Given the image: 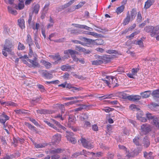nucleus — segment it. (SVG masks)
Returning a JSON list of instances; mask_svg holds the SVG:
<instances>
[{"label":"nucleus","instance_id":"nucleus-1","mask_svg":"<svg viewBox=\"0 0 159 159\" xmlns=\"http://www.w3.org/2000/svg\"><path fill=\"white\" fill-rule=\"evenodd\" d=\"M14 48L13 42L11 39H7L5 43L3 48L2 49V53L5 57L7 56V52L8 54L14 55V53L13 51Z\"/></svg>","mask_w":159,"mask_h":159},{"label":"nucleus","instance_id":"nucleus-2","mask_svg":"<svg viewBox=\"0 0 159 159\" xmlns=\"http://www.w3.org/2000/svg\"><path fill=\"white\" fill-rule=\"evenodd\" d=\"M80 39L85 42V43L89 44H93L98 45H102L104 43L103 40L102 39H98L94 40L85 37H82L80 38Z\"/></svg>","mask_w":159,"mask_h":159},{"label":"nucleus","instance_id":"nucleus-3","mask_svg":"<svg viewBox=\"0 0 159 159\" xmlns=\"http://www.w3.org/2000/svg\"><path fill=\"white\" fill-rule=\"evenodd\" d=\"M141 129L142 130L141 134H146L151 130V126L146 124L142 125L141 126Z\"/></svg>","mask_w":159,"mask_h":159},{"label":"nucleus","instance_id":"nucleus-4","mask_svg":"<svg viewBox=\"0 0 159 159\" xmlns=\"http://www.w3.org/2000/svg\"><path fill=\"white\" fill-rule=\"evenodd\" d=\"M154 29V27L152 26H147L144 28V30L147 33H150V35L151 37H155L157 34V32L153 31Z\"/></svg>","mask_w":159,"mask_h":159},{"label":"nucleus","instance_id":"nucleus-5","mask_svg":"<svg viewBox=\"0 0 159 159\" xmlns=\"http://www.w3.org/2000/svg\"><path fill=\"white\" fill-rule=\"evenodd\" d=\"M143 116V112L141 111L140 110L138 111L137 113L136 117L137 119L142 122H145L147 121V119Z\"/></svg>","mask_w":159,"mask_h":159},{"label":"nucleus","instance_id":"nucleus-6","mask_svg":"<svg viewBox=\"0 0 159 159\" xmlns=\"http://www.w3.org/2000/svg\"><path fill=\"white\" fill-rule=\"evenodd\" d=\"M80 141L84 147L88 149H91L93 147V146L89 142L87 141L85 139L82 138L80 139Z\"/></svg>","mask_w":159,"mask_h":159},{"label":"nucleus","instance_id":"nucleus-7","mask_svg":"<svg viewBox=\"0 0 159 159\" xmlns=\"http://www.w3.org/2000/svg\"><path fill=\"white\" fill-rule=\"evenodd\" d=\"M115 57V56L114 55H106L104 56H102L103 63H107L109 62L113 58V57Z\"/></svg>","mask_w":159,"mask_h":159},{"label":"nucleus","instance_id":"nucleus-8","mask_svg":"<svg viewBox=\"0 0 159 159\" xmlns=\"http://www.w3.org/2000/svg\"><path fill=\"white\" fill-rule=\"evenodd\" d=\"M9 119V117L3 113L0 116V122L3 124L4 127L5 126V123L6 120H8Z\"/></svg>","mask_w":159,"mask_h":159},{"label":"nucleus","instance_id":"nucleus-9","mask_svg":"<svg viewBox=\"0 0 159 159\" xmlns=\"http://www.w3.org/2000/svg\"><path fill=\"white\" fill-rule=\"evenodd\" d=\"M42 72L43 76L46 78L50 79L53 77L52 74L47 70H42Z\"/></svg>","mask_w":159,"mask_h":159},{"label":"nucleus","instance_id":"nucleus-10","mask_svg":"<svg viewBox=\"0 0 159 159\" xmlns=\"http://www.w3.org/2000/svg\"><path fill=\"white\" fill-rule=\"evenodd\" d=\"M60 108L61 111V114H58L57 116H55V118H59L61 120H64V118L62 117V114L64 113L65 111V109H64V105L62 104H61L60 106L59 107Z\"/></svg>","mask_w":159,"mask_h":159},{"label":"nucleus","instance_id":"nucleus-11","mask_svg":"<svg viewBox=\"0 0 159 159\" xmlns=\"http://www.w3.org/2000/svg\"><path fill=\"white\" fill-rule=\"evenodd\" d=\"M64 53L65 54L68 55L70 54L72 56L74 54H78V52L77 51L71 49L66 50L64 51Z\"/></svg>","mask_w":159,"mask_h":159},{"label":"nucleus","instance_id":"nucleus-12","mask_svg":"<svg viewBox=\"0 0 159 159\" xmlns=\"http://www.w3.org/2000/svg\"><path fill=\"white\" fill-rule=\"evenodd\" d=\"M61 139V135L60 134H57L54 135L52 138L53 141L56 143H58Z\"/></svg>","mask_w":159,"mask_h":159},{"label":"nucleus","instance_id":"nucleus-13","mask_svg":"<svg viewBox=\"0 0 159 159\" xmlns=\"http://www.w3.org/2000/svg\"><path fill=\"white\" fill-rule=\"evenodd\" d=\"M41 63L47 69H49L52 67V64L49 62L45 60H42L41 61Z\"/></svg>","mask_w":159,"mask_h":159},{"label":"nucleus","instance_id":"nucleus-14","mask_svg":"<svg viewBox=\"0 0 159 159\" xmlns=\"http://www.w3.org/2000/svg\"><path fill=\"white\" fill-rule=\"evenodd\" d=\"M75 27H76L80 28L81 29H84L87 30L89 31L92 30L93 29L90 28L89 27H88L87 26L84 25H80L79 24H75Z\"/></svg>","mask_w":159,"mask_h":159},{"label":"nucleus","instance_id":"nucleus-15","mask_svg":"<svg viewBox=\"0 0 159 159\" xmlns=\"http://www.w3.org/2000/svg\"><path fill=\"white\" fill-rule=\"evenodd\" d=\"M50 57H52L54 60L56 61L54 62L55 64H57L58 62L62 60L61 57L59 55L57 56L51 55Z\"/></svg>","mask_w":159,"mask_h":159},{"label":"nucleus","instance_id":"nucleus-16","mask_svg":"<svg viewBox=\"0 0 159 159\" xmlns=\"http://www.w3.org/2000/svg\"><path fill=\"white\" fill-rule=\"evenodd\" d=\"M153 0H148L145 3L144 8L146 9L149 8L154 3Z\"/></svg>","mask_w":159,"mask_h":159},{"label":"nucleus","instance_id":"nucleus-17","mask_svg":"<svg viewBox=\"0 0 159 159\" xmlns=\"http://www.w3.org/2000/svg\"><path fill=\"white\" fill-rule=\"evenodd\" d=\"M64 150V149L57 148L55 149L54 150H51L49 151V152L52 154H54L55 153H60L63 152Z\"/></svg>","mask_w":159,"mask_h":159},{"label":"nucleus","instance_id":"nucleus-18","mask_svg":"<svg viewBox=\"0 0 159 159\" xmlns=\"http://www.w3.org/2000/svg\"><path fill=\"white\" fill-rule=\"evenodd\" d=\"M140 94L143 98H147L150 96L151 94V91H146L144 92L141 93Z\"/></svg>","mask_w":159,"mask_h":159},{"label":"nucleus","instance_id":"nucleus-19","mask_svg":"<svg viewBox=\"0 0 159 159\" xmlns=\"http://www.w3.org/2000/svg\"><path fill=\"white\" fill-rule=\"evenodd\" d=\"M129 98V100L134 101H138L140 99L141 96L138 95H135L134 96H130Z\"/></svg>","mask_w":159,"mask_h":159},{"label":"nucleus","instance_id":"nucleus-20","mask_svg":"<svg viewBox=\"0 0 159 159\" xmlns=\"http://www.w3.org/2000/svg\"><path fill=\"white\" fill-rule=\"evenodd\" d=\"M75 117L72 115H70L69 116V124H73L75 123Z\"/></svg>","mask_w":159,"mask_h":159},{"label":"nucleus","instance_id":"nucleus-21","mask_svg":"<svg viewBox=\"0 0 159 159\" xmlns=\"http://www.w3.org/2000/svg\"><path fill=\"white\" fill-rule=\"evenodd\" d=\"M32 14L29 15V18L28 21L29 26H33L34 25V22L32 20Z\"/></svg>","mask_w":159,"mask_h":159},{"label":"nucleus","instance_id":"nucleus-22","mask_svg":"<svg viewBox=\"0 0 159 159\" xmlns=\"http://www.w3.org/2000/svg\"><path fill=\"white\" fill-rule=\"evenodd\" d=\"M131 20L130 15L129 12H128L127 14V16L125 19L123 24L124 25H125L128 24L130 20Z\"/></svg>","mask_w":159,"mask_h":159},{"label":"nucleus","instance_id":"nucleus-23","mask_svg":"<svg viewBox=\"0 0 159 159\" xmlns=\"http://www.w3.org/2000/svg\"><path fill=\"white\" fill-rule=\"evenodd\" d=\"M146 117L149 120H153V122L154 120H158L157 118L155 116H154L151 113H147L146 114Z\"/></svg>","mask_w":159,"mask_h":159},{"label":"nucleus","instance_id":"nucleus-24","mask_svg":"<svg viewBox=\"0 0 159 159\" xmlns=\"http://www.w3.org/2000/svg\"><path fill=\"white\" fill-rule=\"evenodd\" d=\"M18 25L20 28L22 29L25 27L24 25V20L23 19H19L18 20Z\"/></svg>","mask_w":159,"mask_h":159},{"label":"nucleus","instance_id":"nucleus-25","mask_svg":"<svg viewBox=\"0 0 159 159\" xmlns=\"http://www.w3.org/2000/svg\"><path fill=\"white\" fill-rule=\"evenodd\" d=\"M40 8V6L38 4H36L33 6V12H34L36 14L38 13Z\"/></svg>","mask_w":159,"mask_h":159},{"label":"nucleus","instance_id":"nucleus-26","mask_svg":"<svg viewBox=\"0 0 159 159\" xmlns=\"http://www.w3.org/2000/svg\"><path fill=\"white\" fill-rule=\"evenodd\" d=\"M136 14L137 12L136 9L135 8L132 9L131 12V15L130 16L131 20L134 19L136 16Z\"/></svg>","mask_w":159,"mask_h":159},{"label":"nucleus","instance_id":"nucleus-27","mask_svg":"<svg viewBox=\"0 0 159 159\" xmlns=\"http://www.w3.org/2000/svg\"><path fill=\"white\" fill-rule=\"evenodd\" d=\"M143 143L144 146L146 148H147L150 145V142L147 137H145L144 138Z\"/></svg>","mask_w":159,"mask_h":159},{"label":"nucleus","instance_id":"nucleus-28","mask_svg":"<svg viewBox=\"0 0 159 159\" xmlns=\"http://www.w3.org/2000/svg\"><path fill=\"white\" fill-rule=\"evenodd\" d=\"M26 42L28 44L29 46H31V45L33 44L32 43V40L31 38V36L29 34H28L27 35Z\"/></svg>","mask_w":159,"mask_h":159},{"label":"nucleus","instance_id":"nucleus-29","mask_svg":"<svg viewBox=\"0 0 159 159\" xmlns=\"http://www.w3.org/2000/svg\"><path fill=\"white\" fill-rule=\"evenodd\" d=\"M144 156L145 157L148 159H152L153 158L152 156V152H150L149 153L144 152Z\"/></svg>","mask_w":159,"mask_h":159},{"label":"nucleus","instance_id":"nucleus-30","mask_svg":"<svg viewBox=\"0 0 159 159\" xmlns=\"http://www.w3.org/2000/svg\"><path fill=\"white\" fill-rule=\"evenodd\" d=\"M71 67L68 64L63 65L61 67V69L62 70L67 71L68 70L71 69Z\"/></svg>","mask_w":159,"mask_h":159},{"label":"nucleus","instance_id":"nucleus-31","mask_svg":"<svg viewBox=\"0 0 159 159\" xmlns=\"http://www.w3.org/2000/svg\"><path fill=\"white\" fill-rule=\"evenodd\" d=\"M35 147L36 148H41L45 147L47 145V144L45 143L37 144L35 143L34 144Z\"/></svg>","mask_w":159,"mask_h":159},{"label":"nucleus","instance_id":"nucleus-32","mask_svg":"<svg viewBox=\"0 0 159 159\" xmlns=\"http://www.w3.org/2000/svg\"><path fill=\"white\" fill-rule=\"evenodd\" d=\"M124 8L125 6L124 5H122L117 8L116 12L118 14H119L124 11Z\"/></svg>","mask_w":159,"mask_h":159},{"label":"nucleus","instance_id":"nucleus-33","mask_svg":"<svg viewBox=\"0 0 159 159\" xmlns=\"http://www.w3.org/2000/svg\"><path fill=\"white\" fill-rule=\"evenodd\" d=\"M106 52L109 54L114 53L116 54L121 55V54H120L117 51L111 49L107 50L106 51Z\"/></svg>","mask_w":159,"mask_h":159},{"label":"nucleus","instance_id":"nucleus-34","mask_svg":"<svg viewBox=\"0 0 159 159\" xmlns=\"http://www.w3.org/2000/svg\"><path fill=\"white\" fill-rule=\"evenodd\" d=\"M36 59V58H34V60H32L30 59H28V61H29L30 63H31L33 66H38L39 65L38 63L35 61V60Z\"/></svg>","mask_w":159,"mask_h":159},{"label":"nucleus","instance_id":"nucleus-35","mask_svg":"<svg viewBox=\"0 0 159 159\" xmlns=\"http://www.w3.org/2000/svg\"><path fill=\"white\" fill-rule=\"evenodd\" d=\"M76 0H71L68 3L64 5L63 6H62V8L63 9H64L65 8H66L69 6H70L72 4L74 3L75 1Z\"/></svg>","mask_w":159,"mask_h":159},{"label":"nucleus","instance_id":"nucleus-36","mask_svg":"<svg viewBox=\"0 0 159 159\" xmlns=\"http://www.w3.org/2000/svg\"><path fill=\"white\" fill-rule=\"evenodd\" d=\"M7 8L8 11L10 13L14 15H16L17 14L16 11V10H13L11 7L8 6Z\"/></svg>","mask_w":159,"mask_h":159},{"label":"nucleus","instance_id":"nucleus-37","mask_svg":"<svg viewBox=\"0 0 159 159\" xmlns=\"http://www.w3.org/2000/svg\"><path fill=\"white\" fill-rule=\"evenodd\" d=\"M25 125L26 126L28 127L30 129H31L33 130H34L36 131V132H37L36 128L34 126H32L30 124L27 122H25Z\"/></svg>","mask_w":159,"mask_h":159},{"label":"nucleus","instance_id":"nucleus-38","mask_svg":"<svg viewBox=\"0 0 159 159\" xmlns=\"http://www.w3.org/2000/svg\"><path fill=\"white\" fill-rule=\"evenodd\" d=\"M14 0H4L5 2L6 3H9L11 5H13V7L16 8L17 9V6L16 4H14L13 2Z\"/></svg>","mask_w":159,"mask_h":159},{"label":"nucleus","instance_id":"nucleus-39","mask_svg":"<svg viewBox=\"0 0 159 159\" xmlns=\"http://www.w3.org/2000/svg\"><path fill=\"white\" fill-rule=\"evenodd\" d=\"M152 95L154 97H159V89L153 91L152 93Z\"/></svg>","mask_w":159,"mask_h":159},{"label":"nucleus","instance_id":"nucleus-40","mask_svg":"<svg viewBox=\"0 0 159 159\" xmlns=\"http://www.w3.org/2000/svg\"><path fill=\"white\" fill-rule=\"evenodd\" d=\"M15 111L16 112V113L17 114H25L27 113V111L25 110H15Z\"/></svg>","mask_w":159,"mask_h":159},{"label":"nucleus","instance_id":"nucleus-41","mask_svg":"<svg viewBox=\"0 0 159 159\" xmlns=\"http://www.w3.org/2000/svg\"><path fill=\"white\" fill-rule=\"evenodd\" d=\"M71 42L75 44H80L84 46L85 45V43L82 42L80 41L76 40H71Z\"/></svg>","mask_w":159,"mask_h":159},{"label":"nucleus","instance_id":"nucleus-42","mask_svg":"<svg viewBox=\"0 0 159 159\" xmlns=\"http://www.w3.org/2000/svg\"><path fill=\"white\" fill-rule=\"evenodd\" d=\"M120 95L121 96V97L123 98H128L129 99V97L130 96L126 94L125 93H120Z\"/></svg>","mask_w":159,"mask_h":159},{"label":"nucleus","instance_id":"nucleus-43","mask_svg":"<svg viewBox=\"0 0 159 159\" xmlns=\"http://www.w3.org/2000/svg\"><path fill=\"white\" fill-rule=\"evenodd\" d=\"M67 138L68 140L70 141V142L73 144L75 143L76 142L75 139L73 137H68Z\"/></svg>","mask_w":159,"mask_h":159},{"label":"nucleus","instance_id":"nucleus-44","mask_svg":"<svg viewBox=\"0 0 159 159\" xmlns=\"http://www.w3.org/2000/svg\"><path fill=\"white\" fill-rule=\"evenodd\" d=\"M130 107L132 110H134V111L136 110L138 111L140 110L139 108H137L136 105L134 104L131 105L130 106Z\"/></svg>","mask_w":159,"mask_h":159},{"label":"nucleus","instance_id":"nucleus-45","mask_svg":"<svg viewBox=\"0 0 159 159\" xmlns=\"http://www.w3.org/2000/svg\"><path fill=\"white\" fill-rule=\"evenodd\" d=\"M135 44L138 45L140 47H143V41L141 40H138L136 41Z\"/></svg>","mask_w":159,"mask_h":159},{"label":"nucleus","instance_id":"nucleus-46","mask_svg":"<svg viewBox=\"0 0 159 159\" xmlns=\"http://www.w3.org/2000/svg\"><path fill=\"white\" fill-rule=\"evenodd\" d=\"M139 138L138 137H135V138L133 139V142L136 145L139 146Z\"/></svg>","mask_w":159,"mask_h":159},{"label":"nucleus","instance_id":"nucleus-47","mask_svg":"<svg viewBox=\"0 0 159 159\" xmlns=\"http://www.w3.org/2000/svg\"><path fill=\"white\" fill-rule=\"evenodd\" d=\"M142 20V17L141 14L139 12H138L137 16V22H140Z\"/></svg>","mask_w":159,"mask_h":159},{"label":"nucleus","instance_id":"nucleus-48","mask_svg":"<svg viewBox=\"0 0 159 159\" xmlns=\"http://www.w3.org/2000/svg\"><path fill=\"white\" fill-rule=\"evenodd\" d=\"M85 3L84 2H80L78 5L75 6V9H78L81 7Z\"/></svg>","mask_w":159,"mask_h":159},{"label":"nucleus","instance_id":"nucleus-49","mask_svg":"<svg viewBox=\"0 0 159 159\" xmlns=\"http://www.w3.org/2000/svg\"><path fill=\"white\" fill-rule=\"evenodd\" d=\"M87 107L86 105H82L81 107L76 108L75 109V111H81L82 109L84 108H85Z\"/></svg>","mask_w":159,"mask_h":159},{"label":"nucleus","instance_id":"nucleus-50","mask_svg":"<svg viewBox=\"0 0 159 159\" xmlns=\"http://www.w3.org/2000/svg\"><path fill=\"white\" fill-rule=\"evenodd\" d=\"M76 49L79 51L84 52L86 51V49L80 46H76Z\"/></svg>","mask_w":159,"mask_h":159},{"label":"nucleus","instance_id":"nucleus-51","mask_svg":"<svg viewBox=\"0 0 159 159\" xmlns=\"http://www.w3.org/2000/svg\"><path fill=\"white\" fill-rule=\"evenodd\" d=\"M66 137L67 138L72 137V136H73L74 135V134L72 132L69 131H66Z\"/></svg>","mask_w":159,"mask_h":159},{"label":"nucleus","instance_id":"nucleus-52","mask_svg":"<svg viewBox=\"0 0 159 159\" xmlns=\"http://www.w3.org/2000/svg\"><path fill=\"white\" fill-rule=\"evenodd\" d=\"M80 153V155H84L85 156H87V155H88V153L90 152H87L84 150H83V151Z\"/></svg>","mask_w":159,"mask_h":159},{"label":"nucleus","instance_id":"nucleus-53","mask_svg":"<svg viewBox=\"0 0 159 159\" xmlns=\"http://www.w3.org/2000/svg\"><path fill=\"white\" fill-rule=\"evenodd\" d=\"M25 49V46L24 45L21 44L20 42L19 43L18 49L19 50H23Z\"/></svg>","mask_w":159,"mask_h":159},{"label":"nucleus","instance_id":"nucleus-54","mask_svg":"<svg viewBox=\"0 0 159 159\" xmlns=\"http://www.w3.org/2000/svg\"><path fill=\"white\" fill-rule=\"evenodd\" d=\"M98 59L97 60L99 64L100 65L103 63V61L102 59V57L101 56H98Z\"/></svg>","mask_w":159,"mask_h":159},{"label":"nucleus","instance_id":"nucleus-55","mask_svg":"<svg viewBox=\"0 0 159 159\" xmlns=\"http://www.w3.org/2000/svg\"><path fill=\"white\" fill-rule=\"evenodd\" d=\"M139 70V68H133L131 70L132 73L134 75H135L136 74V73Z\"/></svg>","mask_w":159,"mask_h":159},{"label":"nucleus","instance_id":"nucleus-56","mask_svg":"<svg viewBox=\"0 0 159 159\" xmlns=\"http://www.w3.org/2000/svg\"><path fill=\"white\" fill-rule=\"evenodd\" d=\"M24 7V3L22 2H20L18 4V7L20 10L22 9Z\"/></svg>","mask_w":159,"mask_h":159},{"label":"nucleus","instance_id":"nucleus-57","mask_svg":"<svg viewBox=\"0 0 159 159\" xmlns=\"http://www.w3.org/2000/svg\"><path fill=\"white\" fill-rule=\"evenodd\" d=\"M49 5H50V3H48L46 4L45 5V6L44 7V8H43V11H45V13H46L47 11H48V7Z\"/></svg>","mask_w":159,"mask_h":159},{"label":"nucleus","instance_id":"nucleus-58","mask_svg":"<svg viewBox=\"0 0 159 159\" xmlns=\"http://www.w3.org/2000/svg\"><path fill=\"white\" fill-rule=\"evenodd\" d=\"M37 112L40 114H45L47 113V111L44 109L38 110H37Z\"/></svg>","mask_w":159,"mask_h":159},{"label":"nucleus","instance_id":"nucleus-59","mask_svg":"<svg viewBox=\"0 0 159 159\" xmlns=\"http://www.w3.org/2000/svg\"><path fill=\"white\" fill-rule=\"evenodd\" d=\"M7 105L12 106H16L17 105V104H16L14 102L10 101L7 102Z\"/></svg>","mask_w":159,"mask_h":159},{"label":"nucleus","instance_id":"nucleus-60","mask_svg":"<svg viewBox=\"0 0 159 159\" xmlns=\"http://www.w3.org/2000/svg\"><path fill=\"white\" fill-rule=\"evenodd\" d=\"M159 121L158 120H153V124L157 127L159 128Z\"/></svg>","mask_w":159,"mask_h":159},{"label":"nucleus","instance_id":"nucleus-61","mask_svg":"<svg viewBox=\"0 0 159 159\" xmlns=\"http://www.w3.org/2000/svg\"><path fill=\"white\" fill-rule=\"evenodd\" d=\"M29 120L31 121L35 125H36V126L39 125V124H38V123L34 119L30 118Z\"/></svg>","mask_w":159,"mask_h":159},{"label":"nucleus","instance_id":"nucleus-62","mask_svg":"<svg viewBox=\"0 0 159 159\" xmlns=\"http://www.w3.org/2000/svg\"><path fill=\"white\" fill-rule=\"evenodd\" d=\"M92 128L94 131H98V127L97 125L96 124L93 125L92 126Z\"/></svg>","mask_w":159,"mask_h":159},{"label":"nucleus","instance_id":"nucleus-63","mask_svg":"<svg viewBox=\"0 0 159 159\" xmlns=\"http://www.w3.org/2000/svg\"><path fill=\"white\" fill-rule=\"evenodd\" d=\"M114 154L111 152H108V159H113L114 157Z\"/></svg>","mask_w":159,"mask_h":159},{"label":"nucleus","instance_id":"nucleus-64","mask_svg":"<svg viewBox=\"0 0 159 159\" xmlns=\"http://www.w3.org/2000/svg\"><path fill=\"white\" fill-rule=\"evenodd\" d=\"M126 153V156L128 157V158H130L131 157H133L134 156V155H133V153H129V151L127 152Z\"/></svg>","mask_w":159,"mask_h":159}]
</instances>
